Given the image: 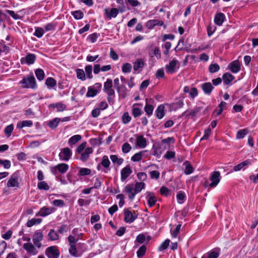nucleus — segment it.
I'll return each instance as SVG.
<instances>
[{
    "instance_id": "1",
    "label": "nucleus",
    "mask_w": 258,
    "mask_h": 258,
    "mask_svg": "<svg viewBox=\"0 0 258 258\" xmlns=\"http://www.w3.org/2000/svg\"><path fill=\"white\" fill-rule=\"evenodd\" d=\"M87 142H84L76 148V154L80 155V159L83 162H86L90 158V155L93 153L92 147H86Z\"/></svg>"
},
{
    "instance_id": "49",
    "label": "nucleus",
    "mask_w": 258,
    "mask_h": 258,
    "mask_svg": "<svg viewBox=\"0 0 258 258\" xmlns=\"http://www.w3.org/2000/svg\"><path fill=\"white\" fill-rule=\"evenodd\" d=\"M147 248L145 245H142L138 250L137 252V256L139 258L143 256L146 252Z\"/></svg>"
},
{
    "instance_id": "17",
    "label": "nucleus",
    "mask_w": 258,
    "mask_h": 258,
    "mask_svg": "<svg viewBox=\"0 0 258 258\" xmlns=\"http://www.w3.org/2000/svg\"><path fill=\"white\" fill-rule=\"evenodd\" d=\"M220 248H216L204 254L201 258H218L220 255Z\"/></svg>"
},
{
    "instance_id": "19",
    "label": "nucleus",
    "mask_w": 258,
    "mask_h": 258,
    "mask_svg": "<svg viewBox=\"0 0 258 258\" xmlns=\"http://www.w3.org/2000/svg\"><path fill=\"white\" fill-rule=\"evenodd\" d=\"M119 12V9L117 8H112L110 10L106 8L104 9V15L106 17H108L109 19H111L112 18H115Z\"/></svg>"
},
{
    "instance_id": "58",
    "label": "nucleus",
    "mask_w": 258,
    "mask_h": 258,
    "mask_svg": "<svg viewBox=\"0 0 258 258\" xmlns=\"http://www.w3.org/2000/svg\"><path fill=\"white\" fill-rule=\"evenodd\" d=\"M44 34V30L41 27H36L33 35L38 38H41Z\"/></svg>"
},
{
    "instance_id": "41",
    "label": "nucleus",
    "mask_w": 258,
    "mask_h": 258,
    "mask_svg": "<svg viewBox=\"0 0 258 258\" xmlns=\"http://www.w3.org/2000/svg\"><path fill=\"white\" fill-rule=\"evenodd\" d=\"M177 201L178 203L182 204L185 201L186 196L183 191H179L176 195Z\"/></svg>"
},
{
    "instance_id": "37",
    "label": "nucleus",
    "mask_w": 258,
    "mask_h": 258,
    "mask_svg": "<svg viewBox=\"0 0 258 258\" xmlns=\"http://www.w3.org/2000/svg\"><path fill=\"white\" fill-rule=\"evenodd\" d=\"M77 78L82 81H85L86 79V75L83 69H77L76 70Z\"/></svg>"
},
{
    "instance_id": "12",
    "label": "nucleus",
    "mask_w": 258,
    "mask_h": 258,
    "mask_svg": "<svg viewBox=\"0 0 258 258\" xmlns=\"http://www.w3.org/2000/svg\"><path fill=\"white\" fill-rule=\"evenodd\" d=\"M36 59V56L33 53H28L25 57H23L21 58V62L22 64H27L31 65L33 64Z\"/></svg>"
},
{
    "instance_id": "33",
    "label": "nucleus",
    "mask_w": 258,
    "mask_h": 258,
    "mask_svg": "<svg viewBox=\"0 0 258 258\" xmlns=\"http://www.w3.org/2000/svg\"><path fill=\"white\" fill-rule=\"evenodd\" d=\"M110 158L114 164H116L117 166H120L123 162V159L121 158H118L116 155H111L110 156Z\"/></svg>"
},
{
    "instance_id": "10",
    "label": "nucleus",
    "mask_w": 258,
    "mask_h": 258,
    "mask_svg": "<svg viewBox=\"0 0 258 258\" xmlns=\"http://www.w3.org/2000/svg\"><path fill=\"white\" fill-rule=\"evenodd\" d=\"M124 221L129 223H131L137 218L138 214L137 213L138 211H133L132 213L131 211H124Z\"/></svg>"
},
{
    "instance_id": "51",
    "label": "nucleus",
    "mask_w": 258,
    "mask_h": 258,
    "mask_svg": "<svg viewBox=\"0 0 258 258\" xmlns=\"http://www.w3.org/2000/svg\"><path fill=\"white\" fill-rule=\"evenodd\" d=\"M60 120V119L59 118H55L49 122L48 125L51 128H55L58 125Z\"/></svg>"
},
{
    "instance_id": "59",
    "label": "nucleus",
    "mask_w": 258,
    "mask_h": 258,
    "mask_svg": "<svg viewBox=\"0 0 258 258\" xmlns=\"http://www.w3.org/2000/svg\"><path fill=\"white\" fill-rule=\"evenodd\" d=\"M181 227V224H178L176 226V228L174 229V230L171 231V229L170 230L171 235L173 237H174V238L177 237V236L180 230Z\"/></svg>"
},
{
    "instance_id": "6",
    "label": "nucleus",
    "mask_w": 258,
    "mask_h": 258,
    "mask_svg": "<svg viewBox=\"0 0 258 258\" xmlns=\"http://www.w3.org/2000/svg\"><path fill=\"white\" fill-rule=\"evenodd\" d=\"M220 173L219 171H214L210 176V179L211 181L210 183H209L208 181H206L204 184L206 186L209 185L211 187H216L220 181Z\"/></svg>"
},
{
    "instance_id": "27",
    "label": "nucleus",
    "mask_w": 258,
    "mask_h": 258,
    "mask_svg": "<svg viewBox=\"0 0 258 258\" xmlns=\"http://www.w3.org/2000/svg\"><path fill=\"white\" fill-rule=\"evenodd\" d=\"M81 139L82 136L81 135H74L69 139L68 144L70 146L73 147V146L75 145L77 142H78Z\"/></svg>"
},
{
    "instance_id": "52",
    "label": "nucleus",
    "mask_w": 258,
    "mask_h": 258,
    "mask_svg": "<svg viewBox=\"0 0 258 258\" xmlns=\"http://www.w3.org/2000/svg\"><path fill=\"white\" fill-rule=\"evenodd\" d=\"M154 108V107L152 105L146 103L144 108V110L147 114L150 116L153 114Z\"/></svg>"
},
{
    "instance_id": "28",
    "label": "nucleus",
    "mask_w": 258,
    "mask_h": 258,
    "mask_svg": "<svg viewBox=\"0 0 258 258\" xmlns=\"http://www.w3.org/2000/svg\"><path fill=\"white\" fill-rule=\"evenodd\" d=\"M183 165L185 166L184 173L186 175L190 174L194 172V168L188 161H185L183 163Z\"/></svg>"
},
{
    "instance_id": "47",
    "label": "nucleus",
    "mask_w": 258,
    "mask_h": 258,
    "mask_svg": "<svg viewBox=\"0 0 258 258\" xmlns=\"http://www.w3.org/2000/svg\"><path fill=\"white\" fill-rule=\"evenodd\" d=\"M116 90L123 97H125L126 95L127 90L124 85H121L119 87H116Z\"/></svg>"
},
{
    "instance_id": "62",
    "label": "nucleus",
    "mask_w": 258,
    "mask_h": 258,
    "mask_svg": "<svg viewBox=\"0 0 258 258\" xmlns=\"http://www.w3.org/2000/svg\"><path fill=\"white\" fill-rule=\"evenodd\" d=\"M0 165L4 166L5 169H9L11 166V161L9 160H2L0 159Z\"/></svg>"
},
{
    "instance_id": "54",
    "label": "nucleus",
    "mask_w": 258,
    "mask_h": 258,
    "mask_svg": "<svg viewBox=\"0 0 258 258\" xmlns=\"http://www.w3.org/2000/svg\"><path fill=\"white\" fill-rule=\"evenodd\" d=\"M100 36V34L97 33L96 32L93 33L92 34H90L87 39L90 41L91 43H94L97 41L98 38Z\"/></svg>"
},
{
    "instance_id": "24",
    "label": "nucleus",
    "mask_w": 258,
    "mask_h": 258,
    "mask_svg": "<svg viewBox=\"0 0 258 258\" xmlns=\"http://www.w3.org/2000/svg\"><path fill=\"white\" fill-rule=\"evenodd\" d=\"M201 110L200 107H196L192 109L186 110L184 112L186 117H192L197 115Z\"/></svg>"
},
{
    "instance_id": "15",
    "label": "nucleus",
    "mask_w": 258,
    "mask_h": 258,
    "mask_svg": "<svg viewBox=\"0 0 258 258\" xmlns=\"http://www.w3.org/2000/svg\"><path fill=\"white\" fill-rule=\"evenodd\" d=\"M136 138V146L140 148H145L147 145V141L142 135H135Z\"/></svg>"
},
{
    "instance_id": "46",
    "label": "nucleus",
    "mask_w": 258,
    "mask_h": 258,
    "mask_svg": "<svg viewBox=\"0 0 258 258\" xmlns=\"http://www.w3.org/2000/svg\"><path fill=\"white\" fill-rule=\"evenodd\" d=\"M98 93V91L97 89L92 87H89L88 91L86 94L87 97H93Z\"/></svg>"
},
{
    "instance_id": "60",
    "label": "nucleus",
    "mask_w": 258,
    "mask_h": 258,
    "mask_svg": "<svg viewBox=\"0 0 258 258\" xmlns=\"http://www.w3.org/2000/svg\"><path fill=\"white\" fill-rule=\"evenodd\" d=\"M56 27V24L54 23H49L44 26V29L46 32L54 30Z\"/></svg>"
},
{
    "instance_id": "63",
    "label": "nucleus",
    "mask_w": 258,
    "mask_h": 258,
    "mask_svg": "<svg viewBox=\"0 0 258 258\" xmlns=\"http://www.w3.org/2000/svg\"><path fill=\"white\" fill-rule=\"evenodd\" d=\"M70 246L69 252L70 254L75 257H78L79 255L77 253L76 245H70Z\"/></svg>"
},
{
    "instance_id": "39",
    "label": "nucleus",
    "mask_w": 258,
    "mask_h": 258,
    "mask_svg": "<svg viewBox=\"0 0 258 258\" xmlns=\"http://www.w3.org/2000/svg\"><path fill=\"white\" fill-rule=\"evenodd\" d=\"M144 151H140L134 154L131 157V160L133 162H139L142 159Z\"/></svg>"
},
{
    "instance_id": "40",
    "label": "nucleus",
    "mask_w": 258,
    "mask_h": 258,
    "mask_svg": "<svg viewBox=\"0 0 258 258\" xmlns=\"http://www.w3.org/2000/svg\"><path fill=\"white\" fill-rule=\"evenodd\" d=\"M35 74L37 79L41 81H42L45 76L44 72L43 70L41 69H37L35 71Z\"/></svg>"
},
{
    "instance_id": "35",
    "label": "nucleus",
    "mask_w": 258,
    "mask_h": 258,
    "mask_svg": "<svg viewBox=\"0 0 258 258\" xmlns=\"http://www.w3.org/2000/svg\"><path fill=\"white\" fill-rule=\"evenodd\" d=\"M93 67L90 64H88L85 67V73L86 75V78L91 79L93 78V76L92 75Z\"/></svg>"
},
{
    "instance_id": "20",
    "label": "nucleus",
    "mask_w": 258,
    "mask_h": 258,
    "mask_svg": "<svg viewBox=\"0 0 258 258\" xmlns=\"http://www.w3.org/2000/svg\"><path fill=\"white\" fill-rule=\"evenodd\" d=\"M48 107L50 110H53L56 108L57 112H61L66 110V105L61 102H58L50 104Z\"/></svg>"
},
{
    "instance_id": "5",
    "label": "nucleus",
    "mask_w": 258,
    "mask_h": 258,
    "mask_svg": "<svg viewBox=\"0 0 258 258\" xmlns=\"http://www.w3.org/2000/svg\"><path fill=\"white\" fill-rule=\"evenodd\" d=\"M180 67L179 61L175 58L170 61L169 63L165 67L166 71L167 73L173 74L176 72Z\"/></svg>"
},
{
    "instance_id": "53",
    "label": "nucleus",
    "mask_w": 258,
    "mask_h": 258,
    "mask_svg": "<svg viewBox=\"0 0 258 258\" xmlns=\"http://www.w3.org/2000/svg\"><path fill=\"white\" fill-rule=\"evenodd\" d=\"M37 187L40 190L43 189L45 190H48L50 188L48 184L44 181H41L40 182H38Z\"/></svg>"
},
{
    "instance_id": "32",
    "label": "nucleus",
    "mask_w": 258,
    "mask_h": 258,
    "mask_svg": "<svg viewBox=\"0 0 258 258\" xmlns=\"http://www.w3.org/2000/svg\"><path fill=\"white\" fill-rule=\"evenodd\" d=\"M146 198L148 200V204L149 208H151L156 202V198L153 194L149 193Z\"/></svg>"
},
{
    "instance_id": "23",
    "label": "nucleus",
    "mask_w": 258,
    "mask_h": 258,
    "mask_svg": "<svg viewBox=\"0 0 258 258\" xmlns=\"http://www.w3.org/2000/svg\"><path fill=\"white\" fill-rule=\"evenodd\" d=\"M204 93L207 95H210L214 89V87L210 82L205 83L201 86Z\"/></svg>"
},
{
    "instance_id": "3",
    "label": "nucleus",
    "mask_w": 258,
    "mask_h": 258,
    "mask_svg": "<svg viewBox=\"0 0 258 258\" xmlns=\"http://www.w3.org/2000/svg\"><path fill=\"white\" fill-rule=\"evenodd\" d=\"M112 81L110 79H107L106 82H104L103 85V91L105 93L108 97L107 100L110 102L112 98V97L115 95V91L112 89Z\"/></svg>"
},
{
    "instance_id": "38",
    "label": "nucleus",
    "mask_w": 258,
    "mask_h": 258,
    "mask_svg": "<svg viewBox=\"0 0 258 258\" xmlns=\"http://www.w3.org/2000/svg\"><path fill=\"white\" fill-rule=\"evenodd\" d=\"M142 110L137 106L136 104H134L132 108V114L135 118H136L142 114Z\"/></svg>"
},
{
    "instance_id": "50",
    "label": "nucleus",
    "mask_w": 258,
    "mask_h": 258,
    "mask_svg": "<svg viewBox=\"0 0 258 258\" xmlns=\"http://www.w3.org/2000/svg\"><path fill=\"white\" fill-rule=\"evenodd\" d=\"M220 70V67L217 63H212L209 67V71L211 73H215Z\"/></svg>"
},
{
    "instance_id": "44",
    "label": "nucleus",
    "mask_w": 258,
    "mask_h": 258,
    "mask_svg": "<svg viewBox=\"0 0 258 258\" xmlns=\"http://www.w3.org/2000/svg\"><path fill=\"white\" fill-rule=\"evenodd\" d=\"M102 139L101 138H92L89 141L90 144L93 146H99L102 143Z\"/></svg>"
},
{
    "instance_id": "45",
    "label": "nucleus",
    "mask_w": 258,
    "mask_h": 258,
    "mask_svg": "<svg viewBox=\"0 0 258 258\" xmlns=\"http://www.w3.org/2000/svg\"><path fill=\"white\" fill-rule=\"evenodd\" d=\"M41 221H42V219H41V218H37V219L33 218V219H31L30 220H29L27 222L26 224L28 227H30L34 225H37V224H40L41 222Z\"/></svg>"
},
{
    "instance_id": "48",
    "label": "nucleus",
    "mask_w": 258,
    "mask_h": 258,
    "mask_svg": "<svg viewBox=\"0 0 258 258\" xmlns=\"http://www.w3.org/2000/svg\"><path fill=\"white\" fill-rule=\"evenodd\" d=\"M248 131L247 128L241 129L238 131L236 134V138L238 139H243L247 134Z\"/></svg>"
},
{
    "instance_id": "16",
    "label": "nucleus",
    "mask_w": 258,
    "mask_h": 258,
    "mask_svg": "<svg viewBox=\"0 0 258 258\" xmlns=\"http://www.w3.org/2000/svg\"><path fill=\"white\" fill-rule=\"evenodd\" d=\"M228 69L233 73H238L241 69V65L238 60H235L230 62L228 66Z\"/></svg>"
},
{
    "instance_id": "29",
    "label": "nucleus",
    "mask_w": 258,
    "mask_h": 258,
    "mask_svg": "<svg viewBox=\"0 0 258 258\" xmlns=\"http://www.w3.org/2000/svg\"><path fill=\"white\" fill-rule=\"evenodd\" d=\"M48 239L50 241H55L59 238L57 233L53 229H51L48 233Z\"/></svg>"
},
{
    "instance_id": "56",
    "label": "nucleus",
    "mask_w": 258,
    "mask_h": 258,
    "mask_svg": "<svg viewBox=\"0 0 258 258\" xmlns=\"http://www.w3.org/2000/svg\"><path fill=\"white\" fill-rule=\"evenodd\" d=\"M132 117L130 116L128 112H125L122 117V121L124 124H127L131 121Z\"/></svg>"
},
{
    "instance_id": "31",
    "label": "nucleus",
    "mask_w": 258,
    "mask_h": 258,
    "mask_svg": "<svg viewBox=\"0 0 258 258\" xmlns=\"http://www.w3.org/2000/svg\"><path fill=\"white\" fill-rule=\"evenodd\" d=\"M45 85L49 89H51L56 85V81L54 78L48 77L45 81Z\"/></svg>"
},
{
    "instance_id": "18",
    "label": "nucleus",
    "mask_w": 258,
    "mask_h": 258,
    "mask_svg": "<svg viewBox=\"0 0 258 258\" xmlns=\"http://www.w3.org/2000/svg\"><path fill=\"white\" fill-rule=\"evenodd\" d=\"M110 164L111 163L108 156L106 155L103 156L101 162V165L104 167V169L102 170L103 172L106 173L110 170V168H109Z\"/></svg>"
},
{
    "instance_id": "61",
    "label": "nucleus",
    "mask_w": 258,
    "mask_h": 258,
    "mask_svg": "<svg viewBox=\"0 0 258 258\" xmlns=\"http://www.w3.org/2000/svg\"><path fill=\"white\" fill-rule=\"evenodd\" d=\"M131 149L132 147L128 143H125L122 146L121 150L122 152L124 154L128 153Z\"/></svg>"
},
{
    "instance_id": "26",
    "label": "nucleus",
    "mask_w": 258,
    "mask_h": 258,
    "mask_svg": "<svg viewBox=\"0 0 258 258\" xmlns=\"http://www.w3.org/2000/svg\"><path fill=\"white\" fill-rule=\"evenodd\" d=\"M222 78L224 84L225 85H228L235 79V77L231 74L226 73L223 74Z\"/></svg>"
},
{
    "instance_id": "55",
    "label": "nucleus",
    "mask_w": 258,
    "mask_h": 258,
    "mask_svg": "<svg viewBox=\"0 0 258 258\" xmlns=\"http://www.w3.org/2000/svg\"><path fill=\"white\" fill-rule=\"evenodd\" d=\"M13 130L14 125L12 124L9 125L5 127L4 130V132L7 137H10Z\"/></svg>"
},
{
    "instance_id": "7",
    "label": "nucleus",
    "mask_w": 258,
    "mask_h": 258,
    "mask_svg": "<svg viewBox=\"0 0 258 258\" xmlns=\"http://www.w3.org/2000/svg\"><path fill=\"white\" fill-rule=\"evenodd\" d=\"M72 151L68 147L62 148L58 154L59 159L60 161H68L72 156Z\"/></svg>"
},
{
    "instance_id": "2",
    "label": "nucleus",
    "mask_w": 258,
    "mask_h": 258,
    "mask_svg": "<svg viewBox=\"0 0 258 258\" xmlns=\"http://www.w3.org/2000/svg\"><path fill=\"white\" fill-rule=\"evenodd\" d=\"M19 83L22 85L23 87L24 88L35 89L37 88L36 82L33 75L24 77L23 79L20 81Z\"/></svg>"
},
{
    "instance_id": "8",
    "label": "nucleus",
    "mask_w": 258,
    "mask_h": 258,
    "mask_svg": "<svg viewBox=\"0 0 258 258\" xmlns=\"http://www.w3.org/2000/svg\"><path fill=\"white\" fill-rule=\"evenodd\" d=\"M45 254L48 258H58L60 252L55 246H51L45 250Z\"/></svg>"
},
{
    "instance_id": "11",
    "label": "nucleus",
    "mask_w": 258,
    "mask_h": 258,
    "mask_svg": "<svg viewBox=\"0 0 258 258\" xmlns=\"http://www.w3.org/2000/svg\"><path fill=\"white\" fill-rule=\"evenodd\" d=\"M124 191L131 201L134 199L135 196L137 195L134 189V184H127L124 188Z\"/></svg>"
},
{
    "instance_id": "14",
    "label": "nucleus",
    "mask_w": 258,
    "mask_h": 258,
    "mask_svg": "<svg viewBox=\"0 0 258 258\" xmlns=\"http://www.w3.org/2000/svg\"><path fill=\"white\" fill-rule=\"evenodd\" d=\"M23 247L26 250L27 253L30 255H35L38 252V251L35 247L34 245L30 242L24 243Z\"/></svg>"
},
{
    "instance_id": "43",
    "label": "nucleus",
    "mask_w": 258,
    "mask_h": 258,
    "mask_svg": "<svg viewBox=\"0 0 258 258\" xmlns=\"http://www.w3.org/2000/svg\"><path fill=\"white\" fill-rule=\"evenodd\" d=\"M116 3L118 5L117 9H119V12L123 13L126 10V6L124 4L123 0H116Z\"/></svg>"
},
{
    "instance_id": "57",
    "label": "nucleus",
    "mask_w": 258,
    "mask_h": 258,
    "mask_svg": "<svg viewBox=\"0 0 258 258\" xmlns=\"http://www.w3.org/2000/svg\"><path fill=\"white\" fill-rule=\"evenodd\" d=\"M132 65L129 63H125L122 66V71L124 73H128L131 72Z\"/></svg>"
},
{
    "instance_id": "36",
    "label": "nucleus",
    "mask_w": 258,
    "mask_h": 258,
    "mask_svg": "<svg viewBox=\"0 0 258 258\" xmlns=\"http://www.w3.org/2000/svg\"><path fill=\"white\" fill-rule=\"evenodd\" d=\"M146 184L143 182H137L134 185V189L136 194L140 192L145 187Z\"/></svg>"
},
{
    "instance_id": "30",
    "label": "nucleus",
    "mask_w": 258,
    "mask_h": 258,
    "mask_svg": "<svg viewBox=\"0 0 258 258\" xmlns=\"http://www.w3.org/2000/svg\"><path fill=\"white\" fill-rule=\"evenodd\" d=\"M33 125V122L31 120H24L19 121L17 124V127L19 128H22L24 127H30Z\"/></svg>"
},
{
    "instance_id": "64",
    "label": "nucleus",
    "mask_w": 258,
    "mask_h": 258,
    "mask_svg": "<svg viewBox=\"0 0 258 258\" xmlns=\"http://www.w3.org/2000/svg\"><path fill=\"white\" fill-rule=\"evenodd\" d=\"M91 171L87 168H82L79 171V174L81 176H85L90 174Z\"/></svg>"
},
{
    "instance_id": "4",
    "label": "nucleus",
    "mask_w": 258,
    "mask_h": 258,
    "mask_svg": "<svg viewBox=\"0 0 258 258\" xmlns=\"http://www.w3.org/2000/svg\"><path fill=\"white\" fill-rule=\"evenodd\" d=\"M21 181V177L19 172L17 171L13 173L10 177L8 182L7 186L9 188H18L19 186V183Z\"/></svg>"
},
{
    "instance_id": "9",
    "label": "nucleus",
    "mask_w": 258,
    "mask_h": 258,
    "mask_svg": "<svg viewBox=\"0 0 258 258\" xmlns=\"http://www.w3.org/2000/svg\"><path fill=\"white\" fill-rule=\"evenodd\" d=\"M43 235L42 232L40 230L36 231L32 238L34 245L38 248L41 247L42 244L40 242L43 240Z\"/></svg>"
},
{
    "instance_id": "22",
    "label": "nucleus",
    "mask_w": 258,
    "mask_h": 258,
    "mask_svg": "<svg viewBox=\"0 0 258 258\" xmlns=\"http://www.w3.org/2000/svg\"><path fill=\"white\" fill-rule=\"evenodd\" d=\"M145 66V63L142 58H137L133 62V69L135 71H138L140 69H142Z\"/></svg>"
},
{
    "instance_id": "34",
    "label": "nucleus",
    "mask_w": 258,
    "mask_h": 258,
    "mask_svg": "<svg viewBox=\"0 0 258 258\" xmlns=\"http://www.w3.org/2000/svg\"><path fill=\"white\" fill-rule=\"evenodd\" d=\"M56 167L59 173L63 174L68 170L69 166L66 163H59L56 165Z\"/></svg>"
},
{
    "instance_id": "25",
    "label": "nucleus",
    "mask_w": 258,
    "mask_h": 258,
    "mask_svg": "<svg viewBox=\"0 0 258 258\" xmlns=\"http://www.w3.org/2000/svg\"><path fill=\"white\" fill-rule=\"evenodd\" d=\"M164 109V106L163 104H161L158 106L155 110L156 116L158 119H161L164 117L165 115Z\"/></svg>"
},
{
    "instance_id": "13",
    "label": "nucleus",
    "mask_w": 258,
    "mask_h": 258,
    "mask_svg": "<svg viewBox=\"0 0 258 258\" xmlns=\"http://www.w3.org/2000/svg\"><path fill=\"white\" fill-rule=\"evenodd\" d=\"M133 171L130 165H127L123 168L120 171V180L122 182L124 181L132 173Z\"/></svg>"
},
{
    "instance_id": "21",
    "label": "nucleus",
    "mask_w": 258,
    "mask_h": 258,
    "mask_svg": "<svg viewBox=\"0 0 258 258\" xmlns=\"http://www.w3.org/2000/svg\"><path fill=\"white\" fill-rule=\"evenodd\" d=\"M225 20V16L222 13H217L214 17V22L218 26H221Z\"/></svg>"
},
{
    "instance_id": "42",
    "label": "nucleus",
    "mask_w": 258,
    "mask_h": 258,
    "mask_svg": "<svg viewBox=\"0 0 258 258\" xmlns=\"http://www.w3.org/2000/svg\"><path fill=\"white\" fill-rule=\"evenodd\" d=\"M170 240L169 239H165L158 247V251H162L168 248Z\"/></svg>"
}]
</instances>
